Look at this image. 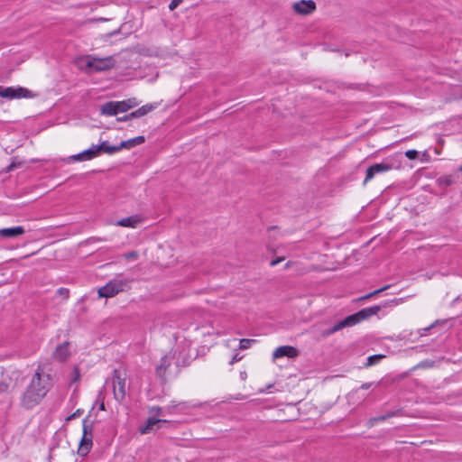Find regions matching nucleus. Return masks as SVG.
I'll return each mask as SVG.
<instances>
[{"instance_id": "29", "label": "nucleus", "mask_w": 462, "mask_h": 462, "mask_svg": "<svg viewBox=\"0 0 462 462\" xmlns=\"http://www.w3.org/2000/svg\"><path fill=\"white\" fill-rule=\"evenodd\" d=\"M388 420V418L386 417V414H383V415H381V416H378V417H374V418H371L369 420V422L374 425V423L376 422H379V421H384Z\"/></svg>"}, {"instance_id": "4", "label": "nucleus", "mask_w": 462, "mask_h": 462, "mask_svg": "<svg viewBox=\"0 0 462 462\" xmlns=\"http://www.w3.org/2000/svg\"><path fill=\"white\" fill-rule=\"evenodd\" d=\"M93 425L92 423L88 424L87 419L83 420V436L79 442V447L78 449V453L81 457L87 456L93 445V434H92Z\"/></svg>"}, {"instance_id": "26", "label": "nucleus", "mask_w": 462, "mask_h": 462, "mask_svg": "<svg viewBox=\"0 0 462 462\" xmlns=\"http://www.w3.org/2000/svg\"><path fill=\"white\" fill-rule=\"evenodd\" d=\"M381 358H383V356H382V355H374V356H370L367 358L366 365H367V366L373 365L376 364V362H378Z\"/></svg>"}, {"instance_id": "23", "label": "nucleus", "mask_w": 462, "mask_h": 462, "mask_svg": "<svg viewBox=\"0 0 462 462\" xmlns=\"http://www.w3.org/2000/svg\"><path fill=\"white\" fill-rule=\"evenodd\" d=\"M389 288H390V285H385V286H383V287H382V288H380L378 290H375V291H374L372 292H369V293L360 297L359 300H365L370 299V298H372V297H374V296H375V295H377V294L386 291Z\"/></svg>"}, {"instance_id": "10", "label": "nucleus", "mask_w": 462, "mask_h": 462, "mask_svg": "<svg viewBox=\"0 0 462 462\" xmlns=\"http://www.w3.org/2000/svg\"><path fill=\"white\" fill-rule=\"evenodd\" d=\"M293 10L302 15H308L316 10V4L312 0H301L293 4Z\"/></svg>"}, {"instance_id": "3", "label": "nucleus", "mask_w": 462, "mask_h": 462, "mask_svg": "<svg viewBox=\"0 0 462 462\" xmlns=\"http://www.w3.org/2000/svg\"><path fill=\"white\" fill-rule=\"evenodd\" d=\"M135 104H132L129 99L127 101H109L102 105L100 112L106 116H116L133 107Z\"/></svg>"}, {"instance_id": "15", "label": "nucleus", "mask_w": 462, "mask_h": 462, "mask_svg": "<svg viewBox=\"0 0 462 462\" xmlns=\"http://www.w3.org/2000/svg\"><path fill=\"white\" fill-rule=\"evenodd\" d=\"M145 142V137L143 135L136 136L134 138L122 141L117 146L118 150L121 151L123 149L130 150L137 145H140Z\"/></svg>"}, {"instance_id": "17", "label": "nucleus", "mask_w": 462, "mask_h": 462, "mask_svg": "<svg viewBox=\"0 0 462 462\" xmlns=\"http://www.w3.org/2000/svg\"><path fill=\"white\" fill-rule=\"evenodd\" d=\"M140 222L141 217L138 215H133L118 220L116 226L135 228Z\"/></svg>"}, {"instance_id": "12", "label": "nucleus", "mask_w": 462, "mask_h": 462, "mask_svg": "<svg viewBox=\"0 0 462 462\" xmlns=\"http://www.w3.org/2000/svg\"><path fill=\"white\" fill-rule=\"evenodd\" d=\"M70 356L69 343L63 342L57 346L53 352V358L59 362L66 361Z\"/></svg>"}, {"instance_id": "41", "label": "nucleus", "mask_w": 462, "mask_h": 462, "mask_svg": "<svg viewBox=\"0 0 462 462\" xmlns=\"http://www.w3.org/2000/svg\"><path fill=\"white\" fill-rule=\"evenodd\" d=\"M133 117H128V115L124 116L122 117H117V121H128L131 120Z\"/></svg>"}, {"instance_id": "32", "label": "nucleus", "mask_w": 462, "mask_h": 462, "mask_svg": "<svg viewBox=\"0 0 462 462\" xmlns=\"http://www.w3.org/2000/svg\"><path fill=\"white\" fill-rule=\"evenodd\" d=\"M183 2V0H172L170 5H169V9L171 11H173L175 8H177L181 3Z\"/></svg>"}, {"instance_id": "9", "label": "nucleus", "mask_w": 462, "mask_h": 462, "mask_svg": "<svg viewBox=\"0 0 462 462\" xmlns=\"http://www.w3.org/2000/svg\"><path fill=\"white\" fill-rule=\"evenodd\" d=\"M393 169V165L386 162H382L380 163H375L371 165L366 170L365 178L364 180V184L370 181L376 174L383 173L389 171Z\"/></svg>"}, {"instance_id": "27", "label": "nucleus", "mask_w": 462, "mask_h": 462, "mask_svg": "<svg viewBox=\"0 0 462 462\" xmlns=\"http://www.w3.org/2000/svg\"><path fill=\"white\" fill-rule=\"evenodd\" d=\"M56 293L63 300H68L69 297V290L67 288H60L57 290Z\"/></svg>"}, {"instance_id": "21", "label": "nucleus", "mask_w": 462, "mask_h": 462, "mask_svg": "<svg viewBox=\"0 0 462 462\" xmlns=\"http://www.w3.org/2000/svg\"><path fill=\"white\" fill-rule=\"evenodd\" d=\"M83 154L86 161L96 158L99 155L97 146L93 144L90 148L83 151Z\"/></svg>"}, {"instance_id": "20", "label": "nucleus", "mask_w": 462, "mask_h": 462, "mask_svg": "<svg viewBox=\"0 0 462 462\" xmlns=\"http://www.w3.org/2000/svg\"><path fill=\"white\" fill-rule=\"evenodd\" d=\"M355 325H356V321H355L354 318L352 317V315H349V316L346 317L344 319L339 320L338 322L334 324L337 331H339L345 328L353 327Z\"/></svg>"}, {"instance_id": "19", "label": "nucleus", "mask_w": 462, "mask_h": 462, "mask_svg": "<svg viewBox=\"0 0 462 462\" xmlns=\"http://www.w3.org/2000/svg\"><path fill=\"white\" fill-rule=\"evenodd\" d=\"M97 146L99 154L102 152L106 154H113L119 152L117 145H111L107 141H104Z\"/></svg>"}, {"instance_id": "31", "label": "nucleus", "mask_w": 462, "mask_h": 462, "mask_svg": "<svg viewBox=\"0 0 462 462\" xmlns=\"http://www.w3.org/2000/svg\"><path fill=\"white\" fill-rule=\"evenodd\" d=\"M386 414V417L388 419L390 418H393V417H395V416H400L402 414V409H399V410H396V411H389Z\"/></svg>"}, {"instance_id": "11", "label": "nucleus", "mask_w": 462, "mask_h": 462, "mask_svg": "<svg viewBox=\"0 0 462 462\" xmlns=\"http://www.w3.org/2000/svg\"><path fill=\"white\" fill-rule=\"evenodd\" d=\"M299 356V350L291 346H282L277 347L273 353V358L278 359L281 357L294 358Z\"/></svg>"}, {"instance_id": "45", "label": "nucleus", "mask_w": 462, "mask_h": 462, "mask_svg": "<svg viewBox=\"0 0 462 462\" xmlns=\"http://www.w3.org/2000/svg\"><path fill=\"white\" fill-rule=\"evenodd\" d=\"M180 404H181V405H184L185 407H189V405H187V403H186V402H182V403H180Z\"/></svg>"}, {"instance_id": "39", "label": "nucleus", "mask_w": 462, "mask_h": 462, "mask_svg": "<svg viewBox=\"0 0 462 462\" xmlns=\"http://www.w3.org/2000/svg\"><path fill=\"white\" fill-rule=\"evenodd\" d=\"M331 334L329 332V328L328 329H324L322 332H321V337L326 338L328 337H329Z\"/></svg>"}, {"instance_id": "25", "label": "nucleus", "mask_w": 462, "mask_h": 462, "mask_svg": "<svg viewBox=\"0 0 462 462\" xmlns=\"http://www.w3.org/2000/svg\"><path fill=\"white\" fill-rule=\"evenodd\" d=\"M437 181L442 187H448L453 183V180L449 176L439 178Z\"/></svg>"}, {"instance_id": "38", "label": "nucleus", "mask_w": 462, "mask_h": 462, "mask_svg": "<svg viewBox=\"0 0 462 462\" xmlns=\"http://www.w3.org/2000/svg\"><path fill=\"white\" fill-rule=\"evenodd\" d=\"M282 261H283V257H278V258H276V259H274V260H272V261H271V263H270V264H271L272 266H275V265H277L278 263H280Z\"/></svg>"}, {"instance_id": "8", "label": "nucleus", "mask_w": 462, "mask_h": 462, "mask_svg": "<svg viewBox=\"0 0 462 462\" xmlns=\"http://www.w3.org/2000/svg\"><path fill=\"white\" fill-rule=\"evenodd\" d=\"M115 61L112 57H106L104 59L99 58H89L87 61V67L92 69L95 71H105L114 67Z\"/></svg>"}, {"instance_id": "14", "label": "nucleus", "mask_w": 462, "mask_h": 462, "mask_svg": "<svg viewBox=\"0 0 462 462\" xmlns=\"http://www.w3.org/2000/svg\"><path fill=\"white\" fill-rule=\"evenodd\" d=\"M162 423L165 424V423H168V421L165 420L150 417L146 420V423L139 429V431L143 435L148 434L152 430L153 426L158 425V428H160L161 424H162Z\"/></svg>"}, {"instance_id": "13", "label": "nucleus", "mask_w": 462, "mask_h": 462, "mask_svg": "<svg viewBox=\"0 0 462 462\" xmlns=\"http://www.w3.org/2000/svg\"><path fill=\"white\" fill-rule=\"evenodd\" d=\"M171 364V359L168 356H164L161 358L160 365L156 367V375L162 381L166 380V371Z\"/></svg>"}, {"instance_id": "24", "label": "nucleus", "mask_w": 462, "mask_h": 462, "mask_svg": "<svg viewBox=\"0 0 462 462\" xmlns=\"http://www.w3.org/2000/svg\"><path fill=\"white\" fill-rule=\"evenodd\" d=\"M256 341L254 339L242 338L239 341V349L245 350L249 348Z\"/></svg>"}, {"instance_id": "34", "label": "nucleus", "mask_w": 462, "mask_h": 462, "mask_svg": "<svg viewBox=\"0 0 462 462\" xmlns=\"http://www.w3.org/2000/svg\"><path fill=\"white\" fill-rule=\"evenodd\" d=\"M9 389V384L5 382H0V393H6Z\"/></svg>"}, {"instance_id": "37", "label": "nucleus", "mask_w": 462, "mask_h": 462, "mask_svg": "<svg viewBox=\"0 0 462 462\" xmlns=\"http://www.w3.org/2000/svg\"><path fill=\"white\" fill-rule=\"evenodd\" d=\"M73 374H74V377L72 378V382L75 383L77 382L79 377H80V374H79V369L78 367H75L73 369Z\"/></svg>"}, {"instance_id": "22", "label": "nucleus", "mask_w": 462, "mask_h": 462, "mask_svg": "<svg viewBox=\"0 0 462 462\" xmlns=\"http://www.w3.org/2000/svg\"><path fill=\"white\" fill-rule=\"evenodd\" d=\"M21 165H22V162H19V161H17V158H16V157H13V158H12V162H11V163H10L7 167H5V168L2 171V172H4V173H9V172H11V171H14L15 169L19 168Z\"/></svg>"}, {"instance_id": "7", "label": "nucleus", "mask_w": 462, "mask_h": 462, "mask_svg": "<svg viewBox=\"0 0 462 462\" xmlns=\"http://www.w3.org/2000/svg\"><path fill=\"white\" fill-rule=\"evenodd\" d=\"M31 91L27 88L18 87H3L0 86V97L7 99H14L21 97H30Z\"/></svg>"}, {"instance_id": "16", "label": "nucleus", "mask_w": 462, "mask_h": 462, "mask_svg": "<svg viewBox=\"0 0 462 462\" xmlns=\"http://www.w3.org/2000/svg\"><path fill=\"white\" fill-rule=\"evenodd\" d=\"M25 230L23 226H13L0 229V236L5 238L16 237L23 235Z\"/></svg>"}, {"instance_id": "18", "label": "nucleus", "mask_w": 462, "mask_h": 462, "mask_svg": "<svg viewBox=\"0 0 462 462\" xmlns=\"http://www.w3.org/2000/svg\"><path fill=\"white\" fill-rule=\"evenodd\" d=\"M155 108H156V105L147 104V105H144V106L139 107L135 111L128 114V117L139 118V117H142V116L147 115L148 113L152 112Z\"/></svg>"}, {"instance_id": "30", "label": "nucleus", "mask_w": 462, "mask_h": 462, "mask_svg": "<svg viewBox=\"0 0 462 462\" xmlns=\"http://www.w3.org/2000/svg\"><path fill=\"white\" fill-rule=\"evenodd\" d=\"M83 413V410L81 409H78L76 410L72 414H70L69 416L67 417V420H74L79 416H81V414Z\"/></svg>"}, {"instance_id": "36", "label": "nucleus", "mask_w": 462, "mask_h": 462, "mask_svg": "<svg viewBox=\"0 0 462 462\" xmlns=\"http://www.w3.org/2000/svg\"><path fill=\"white\" fill-rule=\"evenodd\" d=\"M241 359H242V356H239V354H238V353H236V354L232 356V358H231V360H230V362H229V364H230V365H234L235 363H236V362L240 361Z\"/></svg>"}, {"instance_id": "28", "label": "nucleus", "mask_w": 462, "mask_h": 462, "mask_svg": "<svg viewBox=\"0 0 462 462\" xmlns=\"http://www.w3.org/2000/svg\"><path fill=\"white\" fill-rule=\"evenodd\" d=\"M418 155H419V152L418 151L416 150H408L406 152H405V156L409 159V160H415L418 158Z\"/></svg>"}, {"instance_id": "40", "label": "nucleus", "mask_w": 462, "mask_h": 462, "mask_svg": "<svg viewBox=\"0 0 462 462\" xmlns=\"http://www.w3.org/2000/svg\"><path fill=\"white\" fill-rule=\"evenodd\" d=\"M373 385V383H365L361 385V389L367 390Z\"/></svg>"}, {"instance_id": "35", "label": "nucleus", "mask_w": 462, "mask_h": 462, "mask_svg": "<svg viewBox=\"0 0 462 462\" xmlns=\"http://www.w3.org/2000/svg\"><path fill=\"white\" fill-rule=\"evenodd\" d=\"M138 256V253L135 251L129 252L125 254V258L126 259H135Z\"/></svg>"}, {"instance_id": "33", "label": "nucleus", "mask_w": 462, "mask_h": 462, "mask_svg": "<svg viewBox=\"0 0 462 462\" xmlns=\"http://www.w3.org/2000/svg\"><path fill=\"white\" fill-rule=\"evenodd\" d=\"M70 159L72 161H86L85 157H84V154H83V152H79L78 154L70 156Z\"/></svg>"}, {"instance_id": "43", "label": "nucleus", "mask_w": 462, "mask_h": 462, "mask_svg": "<svg viewBox=\"0 0 462 462\" xmlns=\"http://www.w3.org/2000/svg\"><path fill=\"white\" fill-rule=\"evenodd\" d=\"M99 410H101V411H105V410H106V408H105V403H104V402H103V401L101 402V403H100V405H99Z\"/></svg>"}, {"instance_id": "6", "label": "nucleus", "mask_w": 462, "mask_h": 462, "mask_svg": "<svg viewBox=\"0 0 462 462\" xmlns=\"http://www.w3.org/2000/svg\"><path fill=\"white\" fill-rule=\"evenodd\" d=\"M113 392L115 399L118 402H122L126 395L125 378L122 377L117 370L113 374Z\"/></svg>"}, {"instance_id": "44", "label": "nucleus", "mask_w": 462, "mask_h": 462, "mask_svg": "<svg viewBox=\"0 0 462 462\" xmlns=\"http://www.w3.org/2000/svg\"><path fill=\"white\" fill-rule=\"evenodd\" d=\"M290 264H291V263H290V262H288V263L285 264V268H289V267H290Z\"/></svg>"}, {"instance_id": "1", "label": "nucleus", "mask_w": 462, "mask_h": 462, "mask_svg": "<svg viewBox=\"0 0 462 462\" xmlns=\"http://www.w3.org/2000/svg\"><path fill=\"white\" fill-rule=\"evenodd\" d=\"M51 377L42 374L40 369L36 371L21 397V405L31 410L38 405L51 390Z\"/></svg>"}, {"instance_id": "46", "label": "nucleus", "mask_w": 462, "mask_h": 462, "mask_svg": "<svg viewBox=\"0 0 462 462\" xmlns=\"http://www.w3.org/2000/svg\"><path fill=\"white\" fill-rule=\"evenodd\" d=\"M459 171L462 172V165L460 166Z\"/></svg>"}, {"instance_id": "42", "label": "nucleus", "mask_w": 462, "mask_h": 462, "mask_svg": "<svg viewBox=\"0 0 462 462\" xmlns=\"http://www.w3.org/2000/svg\"><path fill=\"white\" fill-rule=\"evenodd\" d=\"M329 332L331 335L337 332L334 325L331 328H329Z\"/></svg>"}, {"instance_id": "5", "label": "nucleus", "mask_w": 462, "mask_h": 462, "mask_svg": "<svg viewBox=\"0 0 462 462\" xmlns=\"http://www.w3.org/2000/svg\"><path fill=\"white\" fill-rule=\"evenodd\" d=\"M398 300H393L391 301H385L382 305H374L368 308H364L360 310L359 311L352 314V317L354 318L356 324L360 323L361 321L369 319L370 317L376 315L383 308H385L392 303L397 304Z\"/></svg>"}, {"instance_id": "2", "label": "nucleus", "mask_w": 462, "mask_h": 462, "mask_svg": "<svg viewBox=\"0 0 462 462\" xmlns=\"http://www.w3.org/2000/svg\"><path fill=\"white\" fill-rule=\"evenodd\" d=\"M130 280L118 275L106 282V285L98 289V295L101 298H111L118 292L125 291L128 286Z\"/></svg>"}]
</instances>
